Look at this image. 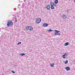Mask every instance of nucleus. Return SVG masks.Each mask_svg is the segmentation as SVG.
I'll use <instances>...</instances> for the list:
<instances>
[{
	"mask_svg": "<svg viewBox=\"0 0 75 75\" xmlns=\"http://www.w3.org/2000/svg\"><path fill=\"white\" fill-rule=\"evenodd\" d=\"M12 25H13V23L11 21H8L7 24V27H11Z\"/></svg>",
	"mask_w": 75,
	"mask_h": 75,
	"instance_id": "obj_1",
	"label": "nucleus"
},
{
	"mask_svg": "<svg viewBox=\"0 0 75 75\" xmlns=\"http://www.w3.org/2000/svg\"><path fill=\"white\" fill-rule=\"evenodd\" d=\"M55 31H56V33H55L54 34V35H61V34L59 33H58V32H60L59 31L57 30H55Z\"/></svg>",
	"mask_w": 75,
	"mask_h": 75,
	"instance_id": "obj_2",
	"label": "nucleus"
},
{
	"mask_svg": "<svg viewBox=\"0 0 75 75\" xmlns=\"http://www.w3.org/2000/svg\"><path fill=\"white\" fill-rule=\"evenodd\" d=\"M41 18H40L36 19V23H40L41 22Z\"/></svg>",
	"mask_w": 75,
	"mask_h": 75,
	"instance_id": "obj_3",
	"label": "nucleus"
},
{
	"mask_svg": "<svg viewBox=\"0 0 75 75\" xmlns=\"http://www.w3.org/2000/svg\"><path fill=\"white\" fill-rule=\"evenodd\" d=\"M68 56V53H65L62 56V57L63 58H64V59L66 58H67V57Z\"/></svg>",
	"mask_w": 75,
	"mask_h": 75,
	"instance_id": "obj_4",
	"label": "nucleus"
},
{
	"mask_svg": "<svg viewBox=\"0 0 75 75\" xmlns=\"http://www.w3.org/2000/svg\"><path fill=\"white\" fill-rule=\"evenodd\" d=\"M47 26H48V24L45 23L43 24V27H47Z\"/></svg>",
	"mask_w": 75,
	"mask_h": 75,
	"instance_id": "obj_5",
	"label": "nucleus"
},
{
	"mask_svg": "<svg viewBox=\"0 0 75 75\" xmlns=\"http://www.w3.org/2000/svg\"><path fill=\"white\" fill-rule=\"evenodd\" d=\"M62 17L63 19H65V18H66V17H67V15H66V14H63L62 15ZM64 17H65V18H64Z\"/></svg>",
	"mask_w": 75,
	"mask_h": 75,
	"instance_id": "obj_6",
	"label": "nucleus"
},
{
	"mask_svg": "<svg viewBox=\"0 0 75 75\" xmlns=\"http://www.w3.org/2000/svg\"><path fill=\"white\" fill-rule=\"evenodd\" d=\"M29 30L30 31H33V28L32 26H29Z\"/></svg>",
	"mask_w": 75,
	"mask_h": 75,
	"instance_id": "obj_7",
	"label": "nucleus"
},
{
	"mask_svg": "<svg viewBox=\"0 0 75 75\" xmlns=\"http://www.w3.org/2000/svg\"><path fill=\"white\" fill-rule=\"evenodd\" d=\"M65 69L67 71H69L70 70V67H66Z\"/></svg>",
	"mask_w": 75,
	"mask_h": 75,
	"instance_id": "obj_8",
	"label": "nucleus"
},
{
	"mask_svg": "<svg viewBox=\"0 0 75 75\" xmlns=\"http://www.w3.org/2000/svg\"><path fill=\"white\" fill-rule=\"evenodd\" d=\"M47 10H50V5H48L46 7Z\"/></svg>",
	"mask_w": 75,
	"mask_h": 75,
	"instance_id": "obj_9",
	"label": "nucleus"
},
{
	"mask_svg": "<svg viewBox=\"0 0 75 75\" xmlns=\"http://www.w3.org/2000/svg\"><path fill=\"white\" fill-rule=\"evenodd\" d=\"M69 45V42H67L66 43H65L64 44V45L65 46H67V45Z\"/></svg>",
	"mask_w": 75,
	"mask_h": 75,
	"instance_id": "obj_10",
	"label": "nucleus"
},
{
	"mask_svg": "<svg viewBox=\"0 0 75 75\" xmlns=\"http://www.w3.org/2000/svg\"><path fill=\"white\" fill-rule=\"evenodd\" d=\"M50 4L51 5H52V6H53L54 5V3H53V2H51L50 3Z\"/></svg>",
	"mask_w": 75,
	"mask_h": 75,
	"instance_id": "obj_11",
	"label": "nucleus"
},
{
	"mask_svg": "<svg viewBox=\"0 0 75 75\" xmlns=\"http://www.w3.org/2000/svg\"><path fill=\"white\" fill-rule=\"evenodd\" d=\"M51 9H55V8H54V7L53 5H51Z\"/></svg>",
	"mask_w": 75,
	"mask_h": 75,
	"instance_id": "obj_12",
	"label": "nucleus"
},
{
	"mask_svg": "<svg viewBox=\"0 0 75 75\" xmlns=\"http://www.w3.org/2000/svg\"><path fill=\"white\" fill-rule=\"evenodd\" d=\"M58 3V0H56L55 1V4H57Z\"/></svg>",
	"mask_w": 75,
	"mask_h": 75,
	"instance_id": "obj_13",
	"label": "nucleus"
},
{
	"mask_svg": "<svg viewBox=\"0 0 75 75\" xmlns=\"http://www.w3.org/2000/svg\"><path fill=\"white\" fill-rule=\"evenodd\" d=\"M52 30L51 29H50L47 30L48 32H50V33H51V32H52Z\"/></svg>",
	"mask_w": 75,
	"mask_h": 75,
	"instance_id": "obj_14",
	"label": "nucleus"
},
{
	"mask_svg": "<svg viewBox=\"0 0 75 75\" xmlns=\"http://www.w3.org/2000/svg\"><path fill=\"white\" fill-rule=\"evenodd\" d=\"M20 55L21 56H24V55H25V54L24 53H22L20 54Z\"/></svg>",
	"mask_w": 75,
	"mask_h": 75,
	"instance_id": "obj_15",
	"label": "nucleus"
},
{
	"mask_svg": "<svg viewBox=\"0 0 75 75\" xmlns=\"http://www.w3.org/2000/svg\"><path fill=\"white\" fill-rule=\"evenodd\" d=\"M54 64H52L51 63L50 64V66L51 67H54Z\"/></svg>",
	"mask_w": 75,
	"mask_h": 75,
	"instance_id": "obj_16",
	"label": "nucleus"
},
{
	"mask_svg": "<svg viewBox=\"0 0 75 75\" xmlns=\"http://www.w3.org/2000/svg\"><path fill=\"white\" fill-rule=\"evenodd\" d=\"M68 60H66L65 62V64H67L68 63Z\"/></svg>",
	"mask_w": 75,
	"mask_h": 75,
	"instance_id": "obj_17",
	"label": "nucleus"
},
{
	"mask_svg": "<svg viewBox=\"0 0 75 75\" xmlns=\"http://www.w3.org/2000/svg\"><path fill=\"white\" fill-rule=\"evenodd\" d=\"M26 28L27 30H28V29L29 30V26H27V27H26Z\"/></svg>",
	"mask_w": 75,
	"mask_h": 75,
	"instance_id": "obj_18",
	"label": "nucleus"
},
{
	"mask_svg": "<svg viewBox=\"0 0 75 75\" xmlns=\"http://www.w3.org/2000/svg\"><path fill=\"white\" fill-rule=\"evenodd\" d=\"M21 44V42H19L18 43V45H19V44Z\"/></svg>",
	"mask_w": 75,
	"mask_h": 75,
	"instance_id": "obj_19",
	"label": "nucleus"
},
{
	"mask_svg": "<svg viewBox=\"0 0 75 75\" xmlns=\"http://www.w3.org/2000/svg\"><path fill=\"white\" fill-rule=\"evenodd\" d=\"M12 73H13V74H14V73H15V71H12Z\"/></svg>",
	"mask_w": 75,
	"mask_h": 75,
	"instance_id": "obj_20",
	"label": "nucleus"
},
{
	"mask_svg": "<svg viewBox=\"0 0 75 75\" xmlns=\"http://www.w3.org/2000/svg\"><path fill=\"white\" fill-rule=\"evenodd\" d=\"M69 10H67V13H69Z\"/></svg>",
	"mask_w": 75,
	"mask_h": 75,
	"instance_id": "obj_21",
	"label": "nucleus"
},
{
	"mask_svg": "<svg viewBox=\"0 0 75 75\" xmlns=\"http://www.w3.org/2000/svg\"><path fill=\"white\" fill-rule=\"evenodd\" d=\"M53 6H56V5L55 4H54V5H53Z\"/></svg>",
	"mask_w": 75,
	"mask_h": 75,
	"instance_id": "obj_22",
	"label": "nucleus"
},
{
	"mask_svg": "<svg viewBox=\"0 0 75 75\" xmlns=\"http://www.w3.org/2000/svg\"><path fill=\"white\" fill-rule=\"evenodd\" d=\"M73 1H74V2L75 3V0H74Z\"/></svg>",
	"mask_w": 75,
	"mask_h": 75,
	"instance_id": "obj_23",
	"label": "nucleus"
},
{
	"mask_svg": "<svg viewBox=\"0 0 75 75\" xmlns=\"http://www.w3.org/2000/svg\"><path fill=\"white\" fill-rule=\"evenodd\" d=\"M16 22H17V19H16Z\"/></svg>",
	"mask_w": 75,
	"mask_h": 75,
	"instance_id": "obj_24",
	"label": "nucleus"
},
{
	"mask_svg": "<svg viewBox=\"0 0 75 75\" xmlns=\"http://www.w3.org/2000/svg\"><path fill=\"white\" fill-rule=\"evenodd\" d=\"M24 1H26V0H24Z\"/></svg>",
	"mask_w": 75,
	"mask_h": 75,
	"instance_id": "obj_25",
	"label": "nucleus"
},
{
	"mask_svg": "<svg viewBox=\"0 0 75 75\" xmlns=\"http://www.w3.org/2000/svg\"><path fill=\"white\" fill-rule=\"evenodd\" d=\"M18 6H20V5L19 4V5H18Z\"/></svg>",
	"mask_w": 75,
	"mask_h": 75,
	"instance_id": "obj_26",
	"label": "nucleus"
},
{
	"mask_svg": "<svg viewBox=\"0 0 75 75\" xmlns=\"http://www.w3.org/2000/svg\"><path fill=\"white\" fill-rule=\"evenodd\" d=\"M0 30H1V29H0Z\"/></svg>",
	"mask_w": 75,
	"mask_h": 75,
	"instance_id": "obj_27",
	"label": "nucleus"
}]
</instances>
